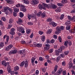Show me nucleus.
Returning a JSON list of instances; mask_svg holds the SVG:
<instances>
[{
  "mask_svg": "<svg viewBox=\"0 0 75 75\" xmlns=\"http://www.w3.org/2000/svg\"><path fill=\"white\" fill-rule=\"evenodd\" d=\"M4 12H5L6 14H7L8 13V10H9V11L11 12H13V9H12V8H10L8 7H5L4 8Z\"/></svg>",
  "mask_w": 75,
  "mask_h": 75,
  "instance_id": "1",
  "label": "nucleus"
},
{
  "mask_svg": "<svg viewBox=\"0 0 75 75\" xmlns=\"http://www.w3.org/2000/svg\"><path fill=\"white\" fill-rule=\"evenodd\" d=\"M17 30L19 32H21L22 34H24L25 33L24 29L22 27H17Z\"/></svg>",
  "mask_w": 75,
  "mask_h": 75,
  "instance_id": "2",
  "label": "nucleus"
},
{
  "mask_svg": "<svg viewBox=\"0 0 75 75\" xmlns=\"http://www.w3.org/2000/svg\"><path fill=\"white\" fill-rule=\"evenodd\" d=\"M20 10L23 12H26L27 11V9L25 8V6L21 4L20 6Z\"/></svg>",
  "mask_w": 75,
  "mask_h": 75,
  "instance_id": "3",
  "label": "nucleus"
},
{
  "mask_svg": "<svg viewBox=\"0 0 75 75\" xmlns=\"http://www.w3.org/2000/svg\"><path fill=\"white\" fill-rule=\"evenodd\" d=\"M61 33V30L60 29V28L59 26H57L56 28V31L55 32V34H58Z\"/></svg>",
  "mask_w": 75,
  "mask_h": 75,
  "instance_id": "4",
  "label": "nucleus"
},
{
  "mask_svg": "<svg viewBox=\"0 0 75 75\" xmlns=\"http://www.w3.org/2000/svg\"><path fill=\"white\" fill-rule=\"evenodd\" d=\"M45 46L46 47H44V49L45 51H48L50 48V45L48 44V45L46 44L45 43Z\"/></svg>",
  "mask_w": 75,
  "mask_h": 75,
  "instance_id": "5",
  "label": "nucleus"
},
{
  "mask_svg": "<svg viewBox=\"0 0 75 75\" xmlns=\"http://www.w3.org/2000/svg\"><path fill=\"white\" fill-rule=\"evenodd\" d=\"M17 52V50H15L10 51V52H9V55H11V54H16Z\"/></svg>",
  "mask_w": 75,
  "mask_h": 75,
  "instance_id": "6",
  "label": "nucleus"
},
{
  "mask_svg": "<svg viewBox=\"0 0 75 75\" xmlns=\"http://www.w3.org/2000/svg\"><path fill=\"white\" fill-rule=\"evenodd\" d=\"M2 65H4V67H6L7 65H10V63L8 62L6 63V61L5 60H3L2 62Z\"/></svg>",
  "mask_w": 75,
  "mask_h": 75,
  "instance_id": "7",
  "label": "nucleus"
},
{
  "mask_svg": "<svg viewBox=\"0 0 75 75\" xmlns=\"http://www.w3.org/2000/svg\"><path fill=\"white\" fill-rule=\"evenodd\" d=\"M30 3L33 6H35L37 4V1L35 0H32L31 1Z\"/></svg>",
  "mask_w": 75,
  "mask_h": 75,
  "instance_id": "8",
  "label": "nucleus"
},
{
  "mask_svg": "<svg viewBox=\"0 0 75 75\" xmlns=\"http://www.w3.org/2000/svg\"><path fill=\"white\" fill-rule=\"evenodd\" d=\"M17 23L19 25H21L22 24V23H23V21L21 19L19 18L18 19V21H17Z\"/></svg>",
  "mask_w": 75,
  "mask_h": 75,
  "instance_id": "9",
  "label": "nucleus"
},
{
  "mask_svg": "<svg viewBox=\"0 0 75 75\" xmlns=\"http://www.w3.org/2000/svg\"><path fill=\"white\" fill-rule=\"evenodd\" d=\"M69 65V68L71 69L72 68V66H73V63L71 61H70L68 64Z\"/></svg>",
  "mask_w": 75,
  "mask_h": 75,
  "instance_id": "10",
  "label": "nucleus"
},
{
  "mask_svg": "<svg viewBox=\"0 0 75 75\" xmlns=\"http://www.w3.org/2000/svg\"><path fill=\"white\" fill-rule=\"evenodd\" d=\"M11 30L10 34L12 35H14L15 34V32H14V31H15V29L14 28H12L11 29Z\"/></svg>",
  "mask_w": 75,
  "mask_h": 75,
  "instance_id": "11",
  "label": "nucleus"
},
{
  "mask_svg": "<svg viewBox=\"0 0 75 75\" xmlns=\"http://www.w3.org/2000/svg\"><path fill=\"white\" fill-rule=\"evenodd\" d=\"M7 67V71L8 72V73H11V66L9 65Z\"/></svg>",
  "mask_w": 75,
  "mask_h": 75,
  "instance_id": "12",
  "label": "nucleus"
},
{
  "mask_svg": "<svg viewBox=\"0 0 75 75\" xmlns=\"http://www.w3.org/2000/svg\"><path fill=\"white\" fill-rule=\"evenodd\" d=\"M55 11L57 12V13H59V12H61V9L59 7L57 8L55 10Z\"/></svg>",
  "mask_w": 75,
  "mask_h": 75,
  "instance_id": "13",
  "label": "nucleus"
},
{
  "mask_svg": "<svg viewBox=\"0 0 75 75\" xmlns=\"http://www.w3.org/2000/svg\"><path fill=\"white\" fill-rule=\"evenodd\" d=\"M57 8V5L53 4L51 6V7H50L51 8H52V9H55L56 8Z\"/></svg>",
  "mask_w": 75,
  "mask_h": 75,
  "instance_id": "14",
  "label": "nucleus"
},
{
  "mask_svg": "<svg viewBox=\"0 0 75 75\" xmlns=\"http://www.w3.org/2000/svg\"><path fill=\"white\" fill-rule=\"evenodd\" d=\"M24 64H25L24 67H25V68H27L28 65V61L26 60Z\"/></svg>",
  "mask_w": 75,
  "mask_h": 75,
  "instance_id": "15",
  "label": "nucleus"
},
{
  "mask_svg": "<svg viewBox=\"0 0 75 75\" xmlns=\"http://www.w3.org/2000/svg\"><path fill=\"white\" fill-rule=\"evenodd\" d=\"M24 1V2L25 4H30V1L28 0H23Z\"/></svg>",
  "mask_w": 75,
  "mask_h": 75,
  "instance_id": "16",
  "label": "nucleus"
},
{
  "mask_svg": "<svg viewBox=\"0 0 75 75\" xmlns=\"http://www.w3.org/2000/svg\"><path fill=\"white\" fill-rule=\"evenodd\" d=\"M14 11L16 13H18L19 12V9L18 8H14Z\"/></svg>",
  "mask_w": 75,
  "mask_h": 75,
  "instance_id": "17",
  "label": "nucleus"
},
{
  "mask_svg": "<svg viewBox=\"0 0 75 75\" xmlns=\"http://www.w3.org/2000/svg\"><path fill=\"white\" fill-rule=\"evenodd\" d=\"M25 61H23L21 62V64H19V65L20 67H23L24 65Z\"/></svg>",
  "mask_w": 75,
  "mask_h": 75,
  "instance_id": "18",
  "label": "nucleus"
},
{
  "mask_svg": "<svg viewBox=\"0 0 75 75\" xmlns=\"http://www.w3.org/2000/svg\"><path fill=\"white\" fill-rule=\"evenodd\" d=\"M42 44L41 43H39L37 44L36 46L38 47V48H40L41 47H42Z\"/></svg>",
  "mask_w": 75,
  "mask_h": 75,
  "instance_id": "19",
  "label": "nucleus"
},
{
  "mask_svg": "<svg viewBox=\"0 0 75 75\" xmlns=\"http://www.w3.org/2000/svg\"><path fill=\"white\" fill-rule=\"evenodd\" d=\"M50 43V40L47 39L46 40V42H45V44H46L47 45H48V44H49V43Z\"/></svg>",
  "mask_w": 75,
  "mask_h": 75,
  "instance_id": "20",
  "label": "nucleus"
},
{
  "mask_svg": "<svg viewBox=\"0 0 75 75\" xmlns=\"http://www.w3.org/2000/svg\"><path fill=\"white\" fill-rule=\"evenodd\" d=\"M38 7L40 10H42V5L41 4H40L38 6Z\"/></svg>",
  "mask_w": 75,
  "mask_h": 75,
  "instance_id": "21",
  "label": "nucleus"
},
{
  "mask_svg": "<svg viewBox=\"0 0 75 75\" xmlns=\"http://www.w3.org/2000/svg\"><path fill=\"white\" fill-rule=\"evenodd\" d=\"M55 54L56 55H59V51L58 50H55Z\"/></svg>",
  "mask_w": 75,
  "mask_h": 75,
  "instance_id": "22",
  "label": "nucleus"
},
{
  "mask_svg": "<svg viewBox=\"0 0 75 75\" xmlns=\"http://www.w3.org/2000/svg\"><path fill=\"white\" fill-rule=\"evenodd\" d=\"M20 68L18 66H16L14 68V70L15 71H17V70H19Z\"/></svg>",
  "mask_w": 75,
  "mask_h": 75,
  "instance_id": "23",
  "label": "nucleus"
},
{
  "mask_svg": "<svg viewBox=\"0 0 75 75\" xmlns=\"http://www.w3.org/2000/svg\"><path fill=\"white\" fill-rule=\"evenodd\" d=\"M25 52V50H21L19 51V53L20 54H24Z\"/></svg>",
  "mask_w": 75,
  "mask_h": 75,
  "instance_id": "24",
  "label": "nucleus"
},
{
  "mask_svg": "<svg viewBox=\"0 0 75 75\" xmlns=\"http://www.w3.org/2000/svg\"><path fill=\"white\" fill-rule=\"evenodd\" d=\"M52 31V29H50L47 32V35H48V34H50L51 33V32Z\"/></svg>",
  "mask_w": 75,
  "mask_h": 75,
  "instance_id": "25",
  "label": "nucleus"
},
{
  "mask_svg": "<svg viewBox=\"0 0 75 75\" xmlns=\"http://www.w3.org/2000/svg\"><path fill=\"white\" fill-rule=\"evenodd\" d=\"M71 28V26L70 25H67L66 27V30H69Z\"/></svg>",
  "mask_w": 75,
  "mask_h": 75,
  "instance_id": "26",
  "label": "nucleus"
},
{
  "mask_svg": "<svg viewBox=\"0 0 75 75\" xmlns=\"http://www.w3.org/2000/svg\"><path fill=\"white\" fill-rule=\"evenodd\" d=\"M61 56H58L57 58V62H58L61 59Z\"/></svg>",
  "mask_w": 75,
  "mask_h": 75,
  "instance_id": "27",
  "label": "nucleus"
},
{
  "mask_svg": "<svg viewBox=\"0 0 75 75\" xmlns=\"http://www.w3.org/2000/svg\"><path fill=\"white\" fill-rule=\"evenodd\" d=\"M41 14H42V12L40 11L37 14V15L38 17H41Z\"/></svg>",
  "mask_w": 75,
  "mask_h": 75,
  "instance_id": "28",
  "label": "nucleus"
},
{
  "mask_svg": "<svg viewBox=\"0 0 75 75\" xmlns=\"http://www.w3.org/2000/svg\"><path fill=\"white\" fill-rule=\"evenodd\" d=\"M19 16L21 18H22L23 17V16H24V14L22 12L19 13Z\"/></svg>",
  "mask_w": 75,
  "mask_h": 75,
  "instance_id": "29",
  "label": "nucleus"
},
{
  "mask_svg": "<svg viewBox=\"0 0 75 75\" xmlns=\"http://www.w3.org/2000/svg\"><path fill=\"white\" fill-rule=\"evenodd\" d=\"M73 33V34L75 33V26L74 27V28L73 29L71 30V33Z\"/></svg>",
  "mask_w": 75,
  "mask_h": 75,
  "instance_id": "30",
  "label": "nucleus"
},
{
  "mask_svg": "<svg viewBox=\"0 0 75 75\" xmlns=\"http://www.w3.org/2000/svg\"><path fill=\"white\" fill-rule=\"evenodd\" d=\"M68 2L67 0H62V4H64L65 3H67Z\"/></svg>",
  "mask_w": 75,
  "mask_h": 75,
  "instance_id": "31",
  "label": "nucleus"
},
{
  "mask_svg": "<svg viewBox=\"0 0 75 75\" xmlns=\"http://www.w3.org/2000/svg\"><path fill=\"white\" fill-rule=\"evenodd\" d=\"M45 12L43 13L42 14V18H44V17H45Z\"/></svg>",
  "mask_w": 75,
  "mask_h": 75,
  "instance_id": "32",
  "label": "nucleus"
},
{
  "mask_svg": "<svg viewBox=\"0 0 75 75\" xmlns=\"http://www.w3.org/2000/svg\"><path fill=\"white\" fill-rule=\"evenodd\" d=\"M45 35H43L42 37V41H43V42H44V41H45Z\"/></svg>",
  "mask_w": 75,
  "mask_h": 75,
  "instance_id": "33",
  "label": "nucleus"
},
{
  "mask_svg": "<svg viewBox=\"0 0 75 75\" xmlns=\"http://www.w3.org/2000/svg\"><path fill=\"white\" fill-rule=\"evenodd\" d=\"M58 68V66L57 65H55L54 67V70L55 71V72H56L57 71V69Z\"/></svg>",
  "mask_w": 75,
  "mask_h": 75,
  "instance_id": "34",
  "label": "nucleus"
},
{
  "mask_svg": "<svg viewBox=\"0 0 75 75\" xmlns=\"http://www.w3.org/2000/svg\"><path fill=\"white\" fill-rule=\"evenodd\" d=\"M13 19H10L9 21V23L11 24V23H13Z\"/></svg>",
  "mask_w": 75,
  "mask_h": 75,
  "instance_id": "35",
  "label": "nucleus"
},
{
  "mask_svg": "<svg viewBox=\"0 0 75 75\" xmlns=\"http://www.w3.org/2000/svg\"><path fill=\"white\" fill-rule=\"evenodd\" d=\"M64 15L63 14H62L60 17V20H63L64 19Z\"/></svg>",
  "mask_w": 75,
  "mask_h": 75,
  "instance_id": "36",
  "label": "nucleus"
},
{
  "mask_svg": "<svg viewBox=\"0 0 75 75\" xmlns=\"http://www.w3.org/2000/svg\"><path fill=\"white\" fill-rule=\"evenodd\" d=\"M13 47V45H10L8 46V48L9 49H11L12 48V47Z\"/></svg>",
  "mask_w": 75,
  "mask_h": 75,
  "instance_id": "37",
  "label": "nucleus"
},
{
  "mask_svg": "<svg viewBox=\"0 0 75 75\" xmlns=\"http://www.w3.org/2000/svg\"><path fill=\"white\" fill-rule=\"evenodd\" d=\"M71 21L73 22H75V16H74L73 17L71 18Z\"/></svg>",
  "mask_w": 75,
  "mask_h": 75,
  "instance_id": "38",
  "label": "nucleus"
},
{
  "mask_svg": "<svg viewBox=\"0 0 75 75\" xmlns=\"http://www.w3.org/2000/svg\"><path fill=\"white\" fill-rule=\"evenodd\" d=\"M69 51H66L65 52H64V54L66 55H67L68 54H69Z\"/></svg>",
  "mask_w": 75,
  "mask_h": 75,
  "instance_id": "39",
  "label": "nucleus"
},
{
  "mask_svg": "<svg viewBox=\"0 0 75 75\" xmlns=\"http://www.w3.org/2000/svg\"><path fill=\"white\" fill-rule=\"evenodd\" d=\"M52 21V20L51 19V18H49L47 19V22H51Z\"/></svg>",
  "mask_w": 75,
  "mask_h": 75,
  "instance_id": "40",
  "label": "nucleus"
},
{
  "mask_svg": "<svg viewBox=\"0 0 75 75\" xmlns=\"http://www.w3.org/2000/svg\"><path fill=\"white\" fill-rule=\"evenodd\" d=\"M35 60V58L33 57L31 59V62L32 63H34V61Z\"/></svg>",
  "mask_w": 75,
  "mask_h": 75,
  "instance_id": "41",
  "label": "nucleus"
},
{
  "mask_svg": "<svg viewBox=\"0 0 75 75\" xmlns=\"http://www.w3.org/2000/svg\"><path fill=\"white\" fill-rule=\"evenodd\" d=\"M59 50V53H62V50L61 49V48L60 47L59 48V49H58Z\"/></svg>",
  "mask_w": 75,
  "mask_h": 75,
  "instance_id": "42",
  "label": "nucleus"
},
{
  "mask_svg": "<svg viewBox=\"0 0 75 75\" xmlns=\"http://www.w3.org/2000/svg\"><path fill=\"white\" fill-rule=\"evenodd\" d=\"M67 18L70 21H71L72 20V17L70 16H68Z\"/></svg>",
  "mask_w": 75,
  "mask_h": 75,
  "instance_id": "43",
  "label": "nucleus"
},
{
  "mask_svg": "<svg viewBox=\"0 0 75 75\" xmlns=\"http://www.w3.org/2000/svg\"><path fill=\"white\" fill-rule=\"evenodd\" d=\"M4 47V43L3 42H1L0 43V47Z\"/></svg>",
  "mask_w": 75,
  "mask_h": 75,
  "instance_id": "44",
  "label": "nucleus"
},
{
  "mask_svg": "<svg viewBox=\"0 0 75 75\" xmlns=\"http://www.w3.org/2000/svg\"><path fill=\"white\" fill-rule=\"evenodd\" d=\"M57 24L55 22H53L52 23V25L53 27H56V26H57Z\"/></svg>",
  "mask_w": 75,
  "mask_h": 75,
  "instance_id": "45",
  "label": "nucleus"
},
{
  "mask_svg": "<svg viewBox=\"0 0 75 75\" xmlns=\"http://www.w3.org/2000/svg\"><path fill=\"white\" fill-rule=\"evenodd\" d=\"M30 33H31V30L30 29H28L26 30L27 34H30Z\"/></svg>",
  "mask_w": 75,
  "mask_h": 75,
  "instance_id": "46",
  "label": "nucleus"
},
{
  "mask_svg": "<svg viewBox=\"0 0 75 75\" xmlns=\"http://www.w3.org/2000/svg\"><path fill=\"white\" fill-rule=\"evenodd\" d=\"M53 51H54V50L52 48L49 50V53H52Z\"/></svg>",
  "mask_w": 75,
  "mask_h": 75,
  "instance_id": "47",
  "label": "nucleus"
},
{
  "mask_svg": "<svg viewBox=\"0 0 75 75\" xmlns=\"http://www.w3.org/2000/svg\"><path fill=\"white\" fill-rule=\"evenodd\" d=\"M9 41V36H7L6 38V42H8Z\"/></svg>",
  "mask_w": 75,
  "mask_h": 75,
  "instance_id": "48",
  "label": "nucleus"
},
{
  "mask_svg": "<svg viewBox=\"0 0 75 75\" xmlns=\"http://www.w3.org/2000/svg\"><path fill=\"white\" fill-rule=\"evenodd\" d=\"M44 33V32L41 31H39V33L40 35H42V34H43V33Z\"/></svg>",
  "mask_w": 75,
  "mask_h": 75,
  "instance_id": "49",
  "label": "nucleus"
},
{
  "mask_svg": "<svg viewBox=\"0 0 75 75\" xmlns=\"http://www.w3.org/2000/svg\"><path fill=\"white\" fill-rule=\"evenodd\" d=\"M17 12H16L14 11H13V15L15 17H16L17 16Z\"/></svg>",
  "mask_w": 75,
  "mask_h": 75,
  "instance_id": "50",
  "label": "nucleus"
},
{
  "mask_svg": "<svg viewBox=\"0 0 75 75\" xmlns=\"http://www.w3.org/2000/svg\"><path fill=\"white\" fill-rule=\"evenodd\" d=\"M39 61H42L44 60V59L42 57H40L39 58Z\"/></svg>",
  "mask_w": 75,
  "mask_h": 75,
  "instance_id": "51",
  "label": "nucleus"
},
{
  "mask_svg": "<svg viewBox=\"0 0 75 75\" xmlns=\"http://www.w3.org/2000/svg\"><path fill=\"white\" fill-rule=\"evenodd\" d=\"M68 42H65L64 43V45H65V47H68Z\"/></svg>",
  "mask_w": 75,
  "mask_h": 75,
  "instance_id": "52",
  "label": "nucleus"
},
{
  "mask_svg": "<svg viewBox=\"0 0 75 75\" xmlns=\"http://www.w3.org/2000/svg\"><path fill=\"white\" fill-rule=\"evenodd\" d=\"M58 39L59 40L60 42H61V41H62V38H61V36L59 37Z\"/></svg>",
  "mask_w": 75,
  "mask_h": 75,
  "instance_id": "53",
  "label": "nucleus"
},
{
  "mask_svg": "<svg viewBox=\"0 0 75 75\" xmlns=\"http://www.w3.org/2000/svg\"><path fill=\"white\" fill-rule=\"evenodd\" d=\"M63 75H67V73L66 72V70H64L63 72Z\"/></svg>",
  "mask_w": 75,
  "mask_h": 75,
  "instance_id": "54",
  "label": "nucleus"
},
{
  "mask_svg": "<svg viewBox=\"0 0 75 75\" xmlns=\"http://www.w3.org/2000/svg\"><path fill=\"white\" fill-rule=\"evenodd\" d=\"M14 4V1H10L9 3V4Z\"/></svg>",
  "mask_w": 75,
  "mask_h": 75,
  "instance_id": "55",
  "label": "nucleus"
},
{
  "mask_svg": "<svg viewBox=\"0 0 75 75\" xmlns=\"http://www.w3.org/2000/svg\"><path fill=\"white\" fill-rule=\"evenodd\" d=\"M70 23H71V22H70V21H67L66 22L65 24L66 25H68V24H69Z\"/></svg>",
  "mask_w": 75,
  "mask_h": 75,
  "instance_id": "56",
  "label": "nucleus"
},
{
  "mask_svg": "<svg viewBox=\"0 0 75 75\" xmlns=\"http://www.w3.org/2000/svg\"><path fill=\"white\" fill-rule=\"evenodd\" d=\"M39 74V71L38 70H37L36 71L35 74V75H38Z\"/></svg>",
  "mask_w": 75,
  "mask_h": 75,
  "instance_id": "57",
  "label": "nucleus"
},
{
  "mask_svg": "<svg viewBox=\"0 0 75 75\" xmlns=\"http://www.w3.org/2000/svg\"><path fill=\"white\" fill-rule=\"evenodd\" d=\"M60 55L62 57V58H64L65 57V55H64V54H61Z\"/></svg>",
  "mask_w": 75,
  "mask_h": 75,
  "instance_id": "58",
  "label": "nucleus"
},
{
  "mask_svg": "<svg viewBox=\"0 0 75 75\" xmlns=\"http://www.w3.org/2000/svg\"><path fill=\"white\" fill-rule=\"evenodd\" d=\"M67 42L68 43L69 46H71L72 45V42L71 41H69Z\"/></svg>",
  "mask_w": 75,
  "mask_h": 75,
  "instance_id": "59",
  "label": "nucleus"
},
{
  "mask_svg": "<svg viewBox=\"0 0 75 75\" xmlns=\"http://www.w3.org/2000/svg\"><path fill=\"white\" fill-rule=\"evenodd\" d=\"M60 28V29L61 30H64V26H61L60 27H59Z\"/></svg>",
  "mask_w": 75,
  "mask_h": 75,
  "instance_id": "60",
  "label": "nucleus"
},
{
  "mask_svg": "<svg viewBox=\"0 0 75 75\" xmlns=\"http://www.w3.org/2000/svg\"><path fill=\"white\" fill-rule=\"evenodd\" d=\"M28 17L29 19H31V16L30 15V14H28Z\"/></svg>",
  "mask_w": 75,
  "mask_h": 75,
  "instance_id": "61",
  "label": "nucleus"
},
{
  "mask_svg": "<svg viewBox=\"0 0 75 75\" xmlns=\"http://www.w3.org/2000/svg\"><path fill=\"white\" fill-rule=\"evenodd\" d=\"M62 65H63V66H65V61H64L62 62Z\"/></svg>",
  "mask_w": 75,
  "mask_h": 75,
  "instance_id": "62",
  "label": "nucleus"
},
{
  "mask_svg": "<svg viewBox=\"0 0 75 75\" xmlns=\"http://www.w3.org/2000/svg\"><path fill=\"white\" fill-rule=\"evenodd\" d=\"M57 6H62V4L61 3H58L57 4Z\"/></svg>",
  "mask_w": 75,
  "mask_h": 75,
  "instance_id": "63",
  "label": "nucleus"
},
{
  "mask_svg": "<svg viewBox=\"0 0 75 75\" xmlns=\"http://www.w3.org/2000/svg\"><path fill=\"white\" fill-rule=\"evenodd\" d=\"M31 17L32 18H35V15L34 14H32L31 16Z\"/></svg>",
  "mask_w": 75,
  "mask_h": 75,
  "instance_id": "64",
  "label": "nucleus"
}]
</instances>
